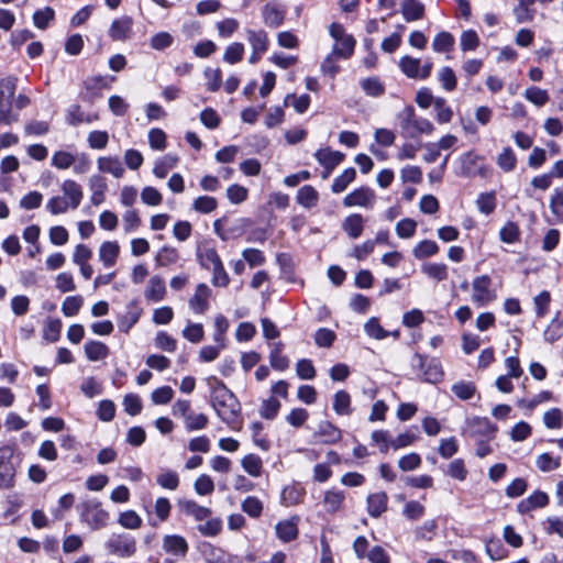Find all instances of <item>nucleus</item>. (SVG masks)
Listing matches in <instances>:
<instances>
[{
  "mask_svg": "<svg viewBox=\"0 0 563 563\" xmlns=\"http://www.w3.org/2000/svg\"><path fill=\"white\" fill-rule=\"evenodd\" d=\"M211 387V404L219 418L232 430H240L241 405L235 395L216 377L208 379Z\"/></svg>",
  "mask_w": 563,
  "mask_h": 563,
  "instance_id": "obj_1",
  "label": "nucleus"
},
{
  "mask_svg": "<svg viewBox=\"0 0 563 563\" xmlns=\"http://www.w3.org/2000/svg\"><path fill=\"white\" fill-rule=\"evenodd\" d=\"M60 190L63 196L52 197L46 203L47 210L54 216L65 213L69 209H77L84 198L81 186L73 179H65Z\"/></svg>",
  "mask_w": 563,
  "mask_h": 563,
  "instance_id": "obj_2",
  "label": "nucleus"
},
{
  "mask_svg": "<svg viewBox=\"0 0 563 563\" xmlns=\"http://www.w3.org/2000/svg\"><path fill=\"white\" fill-rule=\"evenodd\" d=\"M397 121L405 137L417 139L421 134L430 135L434 131L433 123L426 118H418L410 106L397 114Z\"/></svg>",
  "mask_w": 563,
  "mask_h": 563,
  "instance_id": "obj_3",
  "label": "nucleus"
},
{
  "mask_svg": "<svg viewBox=\"0 0 563 563\" xmlns=\"http://www.w3.org/2000/svg\"><path fill=\"white\" fill-rule=\"evenodd\" d=\"M80 520L91 530H99L107 526L109 512L97 499H88L80 505Z\"/></svg>",
  "mask_w": 563,
  "mask_h": 563,
  "instance_id": "obj_4",
  "label": "nucleus"
},
{
  "mask_svg": "<svg viewBox=\"0 0 563 563\" xmlns=\"http://www.w3.org/2000/svg\"><path fill=\"white\" fill-rule=\"evenodd\" d=\"M497 299L493 280L488 275H479L472 280V301L477 307H486Z\"/></svg>",
  "mask_w": 563,
  "mask_h": 563,
  "instance_id": "obj_5",
  "label": "nucleus"
},
{
  "mask_svg": "<svg viewBox=\"0 0 563 563\" xmlns=\"http://www.w3.org/2000/svg\"><path fill=\"white\" fill-rule=\"evenodd\" d=\"M330 35L335 41L333 54L340 58H349L353 55L355 40L351 34H346L344 27L339 23H332L329 29Z\"/></svg>",
  "mask_w": 563,
  "mask_h": 563,
  "instance_id": "obj_6",
  "label": "nucleus"
},
{
  "mask_svg": "<svg viewBox=\"0 0 563 563\" xmlns=\"http://www.w3.org/2000/svg\"><path fill=\"white\" fill-rule=\"evenodd\" d=\"M109 553L120 558H130L136 551V541L126 533H113L106 542Z\"/></svg>",
  "mask_w": 563,
  "mask_h": 563,
  "instance_id": "obj_7",
  "label": "nucleus"
},
{
  "mask_svg": "<svg viewBox=\"0 0 563 563\" xmlns=\"http://www.w3.org/2000/svg\"><path fill=\"white\" fill-rule=\"evenodd\" d=\"M399 67L408 78L427 79L431 75L433 64L430 59H426L421 65L419 58L405 55L399 60Z\"/></svg>",
  "mask_w": 563,
  "mask_h": 563,
  "instance_id": "obj_8",
  "label": "nucleus"
},
{
  "mask_svg": "<svg viewBox=\"0 0 563 563\" xmlns=\"http://www.w3.org/2000/svg\"><path fill=\"white\" fill-rule=\"evenodd\" d=\"M417 364L422 371L423 380L432 384L439 383L443 377V371L440 362L435 358L427 360L420 354L415 356Z\"/></svg>",
  "mask_w": 563,
  "mask_h": 563,
  "instance_id": "obj_9",
  "label": "nucleus"
},
{
  "mask_svg": "<svg viewBox=\"0 0 563 563\" xmlns=\"http://www.w3.org/2000/svg\"><path fill=\"white\" fill-rule=\"evenodd\" d=\"M375 201V192L373 189L368 187H360L349 195H346L343 199V206L351 207H363L371 208Z\"/></svg>",
  "mask_w": 563,
  "mask_h": 563,
  "instance_id": "obj_10",
  "label": "nucleus"
},
{
  "mask_svg": "<svg viewBox=\"0 0 563 563\" xmlns=\"http://www.w3.org/2000/svg\"><path fill=\"white\" fill-rule=\"evenodd\" d=\"M121 252L118 241H103L98 247V260L103 268L109 269L117 265Z\"/></svg>",
  "mask_w": 563,
  "mask_h": 563,
  "instance_id": "obj_11",
  "label": "nucleus"
},
{
  "mask_svg": "<svg viewBox=\"0 0 563 563\" xmlns=\"http://www.w3.org/2000/svg\"><path fill=\"white\" fill-rule=\"evenodd\" d=\"M211 289L203 283L196 288L194 296L189 299L188 305L196 314H203L209 309V297Z\"/></svg>",
  "mask_w": 563,
  "mask_h": 563,
  "instance_id": "obj_12",
  "label": "nucleus"
},
{
  "mask_svg": "<svg viewBox=\"0 0 563 563\" xmlns=\"http://www.w3.org/2000/svg\"><path fill=\"white\" fill-rule=\"evenodd\" d=\"M163 550L177 558H184L189 549L186 539L178 534H167L163 538Z\"/></svg>",
  "mask_w": 563,
  "mask_h": 563,
  "instance_id": "obj_13",
  "label": "nucleus"
},
{
  "mask_svg": "<svg viewBox=\"0 0 563 563\" xmlns=\"http://www.w3.org/2000/svg\"><path fill=\"white\" fill-rule=\"evenodd\" d=\"M133 20L130 16H121L113 20L109 29V36L113 41H126L132 33Z\"/></svg>",
  "mask_w": 563,
  "mask_h": 563,
  "instance_id": "obj_14",
  "label": "nucleus"
},
{
  "mask_svg": "<svg viewBox=\"0 0 563 563\" xmlns=\"http://www.w3.org/2000/svg\"><path fill=\"white\" fill-rule=\"evenodd\" d=\"M97 168L100 173L109 174L114 178H122L125 169L118 156H100L97 159Z\"/></svg>",
  "mask_w": 563,
  "mask_h": 563,
  "instance_id": "obj_15",
  "label": "nucleus"
},
{
  "mask_svg": "<svg viewBox=\"0 0 563 563\" xmlns=\"http://www.w3.org/2000/svg\"><path fill=\"white\" fill-rule=\"evenodd\" d=\"M298 517H291L276 523L275 532L283 542H290L298 537Z\"/></svg>",
  "mask_w": 563,
  "mask_h": 563,
  "instance_id": "obj_16",
  "label": "nucleus"
},
{
  "mask_svg": "<svg viewBox=\"0 0 563 563\" xmlns=\"http://www.w3.org/2000/svg\"><path fill=\"white\" fill-rule=\"evenodd\" d=\"M316 159L320 165L332 172L340 163L344 159V154L339 151H332L330 148L319 150L314 154Z\"/></svg>",
  "mask_w": 563,
  "mask_h": 563,
  "instance_id": "obj_17",
  "label": "nucleus"
},
{
  "mask_svg": "<svg viewBox=\"0 0 563 563\" xmlns=\"http://www.w3.org/2000/svg\"><path fill=\"white\" fill-rule=\"evenodd\" d=\"M549 504V497L544 492L537 490L517 505L520 514H527L536 508H543Z\"/></svg>",
  "mask_w": 563,
  "mask_h": 563,
  "instance_id": "obj_18",
  "label": "nucleus"
},
{
  "mask_svg": "<svg viewBox=\"0 0 563 563\" xmlns=\"http://www.w3.org/2000/svg\"><path fill=\"white\" fill-rule=\"evenodd\" d=\"M246 40L252 47V51L267 52L269 40L266 31L262 29H246Z\"/></svg>",
  "mask_w": 563,
  "mask_h": 563,
  "instance_id": "obj_19",
  "label": "nucleus"
},
{
  "mask_svg": "<svg viewBox=\"0 0 563 563\" xmlns=\"http://www.w3.org/2000/svg\"><path fill=\"white\" fill-rule=\"evenodd\" d=\"M343 231L351 238L357 239L364 231V219L360 213H353L346 217L342 222Z\"/></svg>",
  "mask_w": 563,
  "mask_h": 563,
  "instance_id": "obj_20",
  "label": "nucleus"
},
{
  "mask_svg": "<svg viewBox=\"0 0 563 563\" xmlns=\"http://www.w3.org/2000/svg\"><path fill=\"white\" fill-rule=\"evenodd\" d=\"M388 497L386 493L379 492L367 497V511L369 516L377 518L387 509Z\"/></svg>",
  "mask_w": 563,
  "mask_h": 563,
  "instance_id": "obj_21",
  "label": "nucleus"
},
{
  "mask_svg": "<svg viewBox=\"0 0 563 563\" xmlns=\"http://www.w3.org/2000/svg\"><path fill=\"white\" fill-rule=\"evenodd\" d=\"M166 295L165 282L159 276H153L148 280L147 289L145 291V298L157 302L164 299Z\"/></svg>",
  "mask_w": 563,
  "mask_h": 563,
  "instance_id": "obj_22",
  "label": "nucleus"
},
{
  "mask_svg": "<svg viewBox=\"0 0 563 563\" xmlns=\"http://www.w3.org/2000/svg\"><path fill=\"white\" fill-rule=\"evenodd\" d=\"M263 21L268 27H278L283 24L285 12L272 3H267L262 10Z\"/></svg>",
  "mask_w": 563,
  "mask_h": 563,
  "instance_id": "obj_23",
  "label": "nucleus"
},
{
  "mask_svg": "<svg viewBox=\"0 0 563 563\" xmlns=\"http://www.w3.org/2000/svg\"><path fill=\"white\" fill-rule=\"evenodd\" d=\"M345 494L343 490L330 489L324 493L323 506L329 514L339 511L344 503Z\"/></svg>",
  "mask_w": 563,
  "mask_h": 563,
  "instance_id": "obj_24",
  "label": "nucleus"
},
{
  "mask_svg": "<svg viewBox=\"0 0 563 563\" xmlns=\"http://www.w3.org/2000/svg\"><path fill=\"white\" fill-rule=\"evenodd\" d=\"M179 507L184 514L194 517L197 521L206 520L211 515V510L209 508L200 506L194 500L180 501Z\"/></svg>",
  "mask_w": 563,
  "mask_h": 563,
  "instance_id": "obj_25",
  "label": "nucleus"
},
{
  "mask_svg": "<svg viewBox=\"0 0 563 563\" xmlns=\"http://www.w3.org/2000/svg\"><path fill=\"white\" fill-rule=\"evenodd\" d=\"M319 200L318 191L310 185L301 187L296 196V201L305 209H310L317 206Z\"/></svg>",
  "mask_w": 563,
  "mask_h": 563,
  "instance_id": "obj_26",
  "label": "nucleus"
},
{
  "mask_svg": "<svg viewBox=\"0 0 563 563\" xmlns=\"http://www.w3.org/2000/svg\"><path fill=\"white\" fill-rule=\"evenodd\" d=\"M85 354L89 361L96 362L106 358L109 354V349L102 342L88 341L85 344Z\"/></svg>",
  "mask_w": 563,
  "mask_h": 563,
  "instance_id": "obj_27",
  "label": "nucleus"
},
{
  "mask_svg": "<svg viewBox=\"0 0 563 563\" xmlns=\"http://www.w3.org/2000/svg\"><path fill=\"white\" fill-rule=\"evenodd\" d=\"M537 0H517V5L514 8V14L517 22H530L534 18V11L530 9Z\"/></svg>",
  "mask_w": 563,
  "mask_h": 563,
  "instance_id": "obj_28",
  "label": "nucleus"
},
{
  "mask_svg": "<svg viewBox=\"0 0 563 563\" xmlns=\"http://www.w3.org/2000/svg\"><path fill=\"white\" fill-rule=\"evenodd\" d=\"M401 12L406 21H416L422 18L424 7L418 0H405Z\"/></svg>",
  "mask_w": 563,
  "mask_h": 563,
  "instance_id": "obj_29",
  "label": "nucleus"
},
{
  "mask_svg": "<svg viewBox=\"0 0 563 563\" xmlns=\"http://www.w3.org/2000/svg\"><path fill=\"white\" fill-rule=\"evenodd\" d=\"M16 90V78L9 76L0 80V104L12 103Z\"/></svg>",
  "mask_w": 563,
  "mask_h": 563,
  "instance_id": "obj_30",
  "label": "nucleus"
},
{
  "mask_svg": "<svg viewBox=\"0 0 563 563\" xmlns=\"http://www.w3.org/2000/svg\"><path fill=\"white\" fill-rule=\"evenodd\" d=\"M333 410L340 416L351 415V396L347 391L339 390L334 394Z\"/></svg>",
  "mask_w": 563,
  "mask_h": 563,
  "instance_id": "obj_31",
  "label": "nucleus"
},
{
  "mask_svg": "<svg viewBox=\"0 0 563 563\" xmlns=\"http://www.w3.org/2000/svg\"><path fill=\"white\" fill-rule=\"evenodd\" d=\"M243 470L252 477H260L263 471V462L256 454H247L242 457Z\"/></svg>",
  "mask_w": 563,
  "mask_h": 563,
  "instance_id": "obj_32",
  "label": "nucleus"
},
{
  "mask_svg": "<svg viewBox=\"0 0 563 563\" xmlns=\"http://www.w3.org/2000/svg\"><path fill=\"white\" fill-rule=\"evenodd\" d=\"M421 271L429 278L442 282L448 278V266L443 263H427L421 266Z\"/></svg>",
  "mask_w": 563,
  "mask_h": 563,
  "instance_id": "obj_33",
  "label": "nucleus"
},
{
  "mask_svg": "<svg viewBox=\"0 0 563 563\" xmlns=\"http://www.w3.org/2000/svg\"><path fill=\"white\" fill-rule=\"evenodd\" d=\"M498 167L505 173L512 172L517 166V156L511 147H505L496 158Z\"/></svg>",
  "mask_w": 563,
  "mask_h": 563,
  "instance_id": "obj_34",
  "label": "nucleus"
},
{
  "mask_svg": "<svg viewBox=\"0 0 563 563\" xmlns=\"http://www.w3.org/2000/svg\"><path fill=\"white\" fill-rule=\"evenodd\" d=\"M438 252L439 246L432 240H422L412 249V254L417 260L433 256Z\"/></svg>",
  "mask_w": 563,
  "mask_h": 563,
  "instance_id": "obj_35",
  "label": "nucleus"
},
{
  "mask_svg": "<svg viewBox=\"0 0 563 563\" xmlns=\"http://www.w3.org/2000/svg\"><path fill=\"white\" fill-rule=\"evenodd\" d=\"M454 46V37L449 32H440L432 42V48L437 53H449Z\"/></svg>",
  "mask_w": 563,
  "mask_h": 563,
  "instance_id": "obj_36",
  "label": "nucleus"
},
{
  "mask_svg": "<svg viewBox=\"0 0 563 563\" xmlns=\"http://www.w3.org/2000/svg\"><path fill=\"white\" fill-rule=\"evenodd\" d=\"M356 170L353 167L346 168L341 175L334 178L331 189L334 194H340L355 179Z\"/></svg>",
  "mask_w": 563,
  "mask_h": 563,
  "instance_id": "obj_37",
  "label": "nucleus"
},
{
  "mask_svg": "<svg viewBox=\"0 0 563 563\" xmlns=\"http://www.w3.org/2000/svg\"><path fill=\"white\" fill-rule=\"evenodd\" d=\"M476 206L478 211L485 216L493 213L496 208L495 192H481L476 199Z\"/></svg>",
  "mask_w": 563,
  "mask_h": 563,
  "instance_id": "obj_38",
  "label": "nucleus"
},
{
  "mask_svg": "<svg viewBox=\"0 0 563 563\" xmlns=\"http://www.w3.org/2000/svg\"><path fill=\"white\" fill-rule=\"evenodd\" d=\"M282 350H283V344L280 342L274 344V347L269 353V362H271V366L274 369L284 372L289 366V360H288V357H286L282 354Z\"/></svg>",
  "mask_w": 563,
  "mask_h": 563,
  "instance_id": "obj_39",
  "label": "nucleus"
},
{
  "mask_svg": "<svg viewBox=\"0 0 563 563\" xmlns=\"http://www.w3.org/2000/svg\"><path fill=\"white\" fill-rule=\"evenodd\" d=\"M451 390L461 400L471 399L477 391L474 383L464 380L453 384Z\"/></svg>",
  "mask_w": 563,
  "mask_h": 563,
  "instance_id": "obj_40",
  "label": "nucleus"
},
{
  "mask_svg": "<svg viewBox=\"0 0 563 563\" xmlns=\"http://www.w3.org/2000/svg\"><path fill=\"white\" fill-rule=\"evenodd\" d=\"M15 470L7 460H0V488H9L13 485Z\"/></svg>",
  "mask_w": 563,
  "mask_h": 563,
  "instance_id": "obj_41",
  "label": "nucleus"
},
{
  "mask_svg": "<svg viewBox=\"0 0 563 563\" xmlns=\"http://www.w3.org/2000/svg\"><path fill=\"white\" fill-rule=\"evenodd\" d=\"M438 79L445 91H453L456 88L457 79L455 73L449 66L439 69Z\"/></svg>",
  "mask_w": 563,
  "mask_h": 563,
  "instance_id": "obj_42",
  "label": "nucleus"
},
{
  "mask_svg": "<svg viewBox=\"0 0 563 563\" xmlns=\"http://www.w3.org/2000/svg\"><path fill=\"white\" fill-rule=\"evenodd\" d=\"M316 435L322 437L327 443H335L341 439V431L332 423L323 421L319 424Z\"/></svg>",
  "mask_w": 563,
  "mask_h": 563,
  "instance_id": "obj_43",
  "label": "nucleus"
},
{
  "mask_svg": "<svg viewBox=\"0 0 563 563\" xmlns=\"http://www.w3.org/2000/svg\"><path fill=\"white\" fill-rule=\"evenodd\" d=\"M525 98L537 107H542L549 101V93L547 90L532 86L525 90Z\"/></svg>",
  "mask_w": 563,
  "mask_h": 563,
  "instance_id": "obj_44",
  "label": "nucleus"
},
{
  "mask_svg": "<svg viewBox=\"0 0 563 563\" xmlns=\"http://www.w3.org/2000/svg\"><path fill=\"white\" fill-rule=\"evenodd\" d=\"M280 406V401L277 398L269 397L268 399L262 401L260 407V415L264 419L273 420L277 416Z\"/></svg>",
  "mask_w": 563,
  "mask_h": 563,
  "instance_id": "obj_45",
  "label": "nucleus"
},
{
  "mask_svg": "<svg viewBox=\"0 0 563 563\" xmlns=\"http://www.w3.org/2000/svg\"><path fill=\"white\" fill-rule=\"evenodd\" d=\"M198 260L202 267L210 269L217 265L221 260L213 247H205L198 251Z\"/></svg>",
  "mask_w": 563,
  "mask_h": 563,
  "instance_id": "obj_46",
  "label": "nucleus"
},
{
  "mask_svg": "<svg viewBox=\"0 0 563 563\" xmlns=\"http://www.w3.org/2000/svg\"><path fill=\"white\" fill-rule=\"evenodd\" d=\"M75 163V155L67 151H56L52 155L51 164L57 169H68Z\"/></svg>",
  "mask_w": 563,
  "mask_h": 563,
  "instance_id": "obj_47",
  "label": "nucleus"
},
{
  "mask_svg": "<svg viewBox=\"0 0 563 563\" xmlns=\"http://www.w3.org/2000/svg\"><path fill=\"white\" fill-rule=\"evenodd\" d=\"M82 303L84 299L81 296H68L62 303V312L66 317H74L79 312L80 308L82 307Z\"/></svg>",
  "mask_w": 563,
  "mask_h": 563,
  "instance_id": "obj_48",
  "label": "nucleus"
},
{
  "mask_svg": "<svg viewBox=\"0 0 563 563\" xmlns=\"http://www.w3.org/2000/svg\"><path fill=\"white\" fill-rule=\"evenodd\" d=\"M434 110L437 121L441 124L449 123L453 118V111L449 106H446V101L444 98H435Z\"/></svg>",
  "mask_w": 563,
  "mask_h": 563,
  "instance_id": "obj_49",
  "label": "nucleus"
},
{
  "mask_svg": "<svg viewBox=\"0 0 563 563\" xmlns=\"http://www.w3.org/2000/svg\"><path fill=\"white\" fill-rule=\"evenodd\" d=\"M361 87L371 97H379L385 91L384 85L377 77H368L361 80Z\"/></svg>",
  "mask_w": 563,
  "mask_h": 563,
  "instance_id": "obj_50",
  "label": "nucleus"
},
{
  "mask_svg": "<svg viewBox=\"0 0 563 563\" xmlns=\"http://www.w3.org/2000/svg\"><path fill=\"white\" fill-rule=\"evenodd\" d=\"M217 207V199L210 196H200L192 202L194 210L203 214L214 211Z\"/></svg>",
  "mask_w": 563,
  "mask_h": 563,
  "instance_id": "obj_51",
  "label": "nucleus"
},
{
  "mask_svg": "<svg viewBox=\"0 0 563 563\" xmlns=\"http://www.w3.org/2000/svg\"><path fill=\"white\" fill-rule=\"evenodd\" d=\"M156 483L162 488L175 490L179 485V476L174 471H165L157 475Z\"/></svg>",
  "mask_w": 563,
  "mask_h": 563,
  "instance_id": "obj_52",
  "label": "nucleus"
},
{
  "mask_svg": "<svg viewBox=\"0 0 563 563\" xmlns=\"http://www.w3.org/2000/svg\"><path fill=\"white\" fill-rule=\"evenodd\" d=\"M119 523L125 529H139L142 526V518L134 510H126L119 515Z\"/></svg>",
  "mask_w": 563,
  "mask_h": 563,
  "instance_id": "obj_53",
  "label": "nucleus"
},
{
  "mask_svg": "<svg viewBox=\"0 0 563 563\" xmlns=\"http://www.w3.org/2000/svg\"><path fill=\"white\" fill-rule=\"evenodd\" d=\"M243 54H244V45L242 43L234 42L225 48L224 54H223V60L227 62L228 64L233 65V64L239 63L242 59Z\"/></svg>",
  "mask_w": 563,
  "mask_h": 563,
  "instance_id": "obj_54",
  "label": "nucleus"
},
{
  "mask_svg": "<svg viewBox=\"0 0 563 563\" xmlns=\"http://www.w3.org/2000/svg\"><path fill=\"white\" fill-rule=\"evenodd\" d=\"M366 334L375 340H383L388 336V332L379 324L378 319L373 317L364 324Z\"/></svg>",
  "mask_w": 563,
  "mask_h": 563,
  "instance_id": "obj_55",
  "label": "nucleus"
},
{
  "mask_svg": "<svg viewBox=\"0 0 563 563\" xmlns=\"http://www.w3.org/2000/svg\"><path fill=\"white\" fill-rule=\"evenodd\" d=\"M520 230L517 223L507 222L499 231V238L503 242L511 244L519 240Z\"/></svg>",
  "mask_w": 563,
  "mask_h": 563,
  "instance_id": "obj_56",
  "label": "nucleus"
},
{
  "mask_svg": "<svg viewBox=\"0 0 563 563\" xmlns=\"http://www.w3.org/2000/svg\"><path fill=\"white\" fill-rule=\"evenodd\" d=\"M417 229V222L410 218L400 220L396 224V234L400 239H410L415 235Z\"/></svg>",
  "mask_w": 563,
  "mask_h": 563,
  "instance_id": "obj_57",
  "label": "nucleus"
},
{
  "mask_svg": "<svg viewBox=\"0 0 563 563\" xmlns=\"http://www.w3.org/2000/svg\"><path fill=\"white\" fill-rule=\"evenodd\" d=\"M205 78L207 80L208 90L214 92L218 91L222 85V73L219 68H206Z\"/></svg>",
  "mask_w": 563,
  "mask_h": 563,
  "instance_id": "obj_58",
  "label": "nucleus"
},
{
  "mask_svg": "<svg viewBox=\"0 0 563 563\" xmlns=\"http://www.w3.org/2000/svg\"><path fill=\"white\" fill-rule=\"evenodd\" d=\"M241 507L244 512L253 518L260 517L263 511V503L254 496L246 497Z\"/></svg>",
  "mask_w": 563,
  "mask_h": 563,
  "instance_id": "obj_59",
  "label": "nucleus"
},
{
  "mask_svg": "<svg viewBox=\"0 0 563 563\" xmlns=\"http://www.w3.org/2000/svg\"><path fill=\"white\" fill-rule=\"evenodd\" d=\"M156 263L158 266H169L178 261V252L168 246H164L156 255Z\"/></svg>",
  "mask_w": 563,
  "mask_h": 563,
  "instance_id": "obj_60",
  "label": "nucleus"
},
{
  "mask_svg": "<svg viewBox=\"0 0 563 563\" xmlns=\"http://www.w3.org/2000/svg\"><path fill=\"white\" fill-rule=\"evenodd\" d=\"M141 200L144 205L156 207L162 203V194L152 186H146L141 191Z\"/></svg>",
  "mask_w": 563,
  "mask_h": 563,
  "instance_id": "obj_61",
  "label": "nucleus"
},
{
  "mask_svg": "<svg viewBox=\"0 0 563 563\" xmlns=\"http://www.w3.org/2000/svg\"><path fill=\"white\" fill-rule=\"evenodd\" d=\"M461 49L463 52L475 51L479 45V37L473 30L464 31L460 38Z\"/></svg>",
  "mask_w": 563,
  "mask_h": 563,
  "instance_id": "obj_62",
  "label": "nucleus"
},
{
  "mask_svg": "<svg viewBox=\"0 0 563 563\" xmlns=\"http://www.w3.org/2000/svg\"><path fill=\"white\" fill-rule=\"evenodd\" d=\"M563 335V321L554 318L543 332V336L548 342H554Z\"/></svg>",
  "mask_w": 563,
  "mask_h": 563,
  "instance_id": "obj_63",
  "label": "nucleus"
},
{
  "mask_svg": "<svg viewBox=\"0 0 563 563\" xmlns=\"http://www.w3.org/2000/svg\"><path fill=\"white\" fill-rule=\"evenodd\" d=\"M550 209L558 219L563 221V187L554 189L550 199Z\"/></svg>",
  "mask_w": 563,
  "mask_h": 563,
  "instance_id": "obj_64",
  "label": "nucleus"
}]
</instances>
